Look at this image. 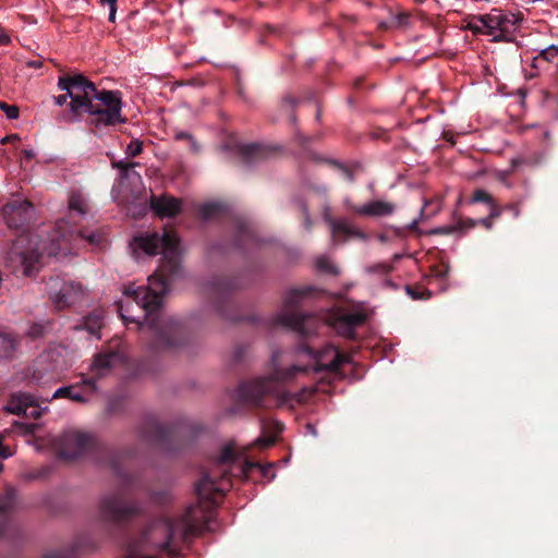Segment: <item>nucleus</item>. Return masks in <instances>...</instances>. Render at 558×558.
Here are the masks:
<instances>
[{
	"mask_svg": "<svg viewBox=\"0 0 558 558\" xmlns=\"http://www.w3.org/2000/svg\"><path fill=\"white\" fill-rule=\"evenodd\" d=\"M471 203H485L493 205V197L485 190L477 189L473 193Z\"/></svg>",
	"mask_w": 558,
	"mask_h": 558,
	"instance_id": "obj_34",
	"label": "nucleus"
},
{
	"mask_svg": "<svg viewBox=\"0 0 558 558\" xmlns=\"http://www.w3.org/2000/svg\"><path fill=\"white\" fill-rule=\"evenodd\" d=\"M56 233L50 238V243H46L40 240V242L36 243V250L29 254L25 252H20L17 247H14L11 251V254H15L20 257L21 264L24 266V274L29 276L32 268L39 263L43 256H57L63 245L68 242L75 241L82 242L93 250H101L106 245V238L104 233L99 231H88V230H68V221L59 220L56 226Z\"/></svg>",
	"mask_w": 558,
	"mask_h": 558,
	"instance_id": "obj_4",
	"label": "nucleus"
},
{
	"mask_svg": "<svg viewBox=\"0 0 558 558\" xmlns=\"http://www.w3.org/2000/svg\"><path fill=\"white\" fill-rule=\"evenodd\" d=\"M60 90L68 92L70 96V110L73 113L85 111L89 105H93L101 95L95 84L83 74L64 75L58 80Z\"/></svg>",
	"mask_w": 558,
	"mask_h": 558,
	"instance_id": "obj_6",
	"label": "nucleus"
},
{
	"mask_svg": "<svg viewBox=\"0 0 558 558\" xmlns=\"http://www.w3.org/2000/svg\"><path fill=\"white\" fill-rule=\"evenodd\" d=\"M124 364L125 356L123 353L117 350H107L95 355L90 365V372L94 377L102 378L109 375L113 368L123 366Z\"/></svg>",
	"mask_w": 558,
	"mask_h": 558,
	"instance_id": "obj_15",
	"label": "nucleus"
},
{
	"mask_svg": "<svg viewBox=\"0 0 558 558\" xmlns=\"http://www.w3.org/2000/svg\"><path fill=\"white\" fill-rule=\"evenodd\" d=\"M151 208L160 217H173L181 210V202L171 196H161L151 201Z\"/></svg>",
	"mask_w": 558,
	"mask_h": 558,
	"instance_id": "obj_21",
	"label": "nucleus"
},
{
	"mask_svg": "<svg viewBox=\"0 0 558 558\" xmlns=\"http://www.w3.org/2000/svg\"><path fill=\"white\" fill-rule=\"evenodd\" d=\"M462 229V225L461 223H458V225H447V226H441V227H437L433 230H430V234H440V235H449V234H452L454 232H457L458 230H461Z\"/></svg>",
	"mask_w": 558,
	"mask_h": 558,
	"instance_id": "obj_33",
	"label": "nucleus"
},
{
	"mask_svg": "<svg viewBox=\"0 0 558 558\" xmlns=\"http://www.w3.org/2000/svg\"><path fill=\"white\" fill-rule=\"evenodd\" d=\"M122 99L118 90L101 89L99 98L84 111L93 117L90 123L96 128L121 124Z\"/></svg>",
	"mask_w": 558,
	"mask_h": 558,
	"instance_id": "obj_7",
	"label": "nucleus"
},
{
	"mask_svg": "<svg viewBox=\"0 0 558 558\" xmlns=\"http://www.w3.org/2000/svg\"><path fill=\"white\" fill-rule=\"evenodd\" d=\"M12 456V451L9 447L2 445V436L0 435V458L7 459Z\"/></svg>",
	"mask_w": 558,
	"mask_h": 558,
	"instance_id": "obj_44",
	"label": "nucleus"
},
{
	"mask_svg": "<svg viewBox=\"0 0 558 558\" xmlns=\"http://www.w3.org/2000/svg\"><path fill=\"white\" fill-rule=\"evenodd\" d=\"M229 456H230V452H229V451L223 452V453L220 456L219 461H220V462H226V461L229 459Z\"/></svg>",
	"mask_w": 558,
	"mask_h": 558,
	"instance_id": "obj_59",
	"label": "nucleus"
},
{
	"mask_svg": "<svg viewBox=\"0 0 558 558\" xmlns=\"http://www.w3.org/2000/svg\"><path fill=\"white\" fill-rule=\"evenodd\" d=\"M263 447H267V446H270L274 444V439L272 438H267V439H258L257 440Z\"/></svg>",
	"mask_w": 558,
	"mask_h": 558,
	"instance_id": "obj_55",
	"label": "nucleus"
},
{
	"mask_svg": "<svg viewBox=\"0 0 558 558\" xmlns=\"http://www.w3.org/2000/svg\"><path fill=\"white\" fill-rule=\"evenodd\" d=\"M100 3L102 5L109 7V21L113 23L116 21V13H117V0H100Z\"/></svg>",
	"mask_w": 558,
	"mask_h": 558,
	"instance_id": "obj_41",
	"label": "nucleus"
},
{
	"mask_svg": "<svg viewBox=\"0 0 558 558\" xmlns=\"http://www.w3.org/2000/svg\"><path fill=\"white\" fill-rule=\"evenodd\" d=\"M305 371V367L298 365H292L287 369L276 367L274 374L269 376L241 383L235 392L236 398L241 402L251 405H262L263 398L267 395L275 396L280 403H286L291 400H295L299 403L304 402L307 397L315 393L316 388L305 387L298 393L291 395L281 390L280 384L293 378L298 373Z\"/></svg>",
	"mask_w": 558,
	"mask_h": 558,
	"instance_id": "obj_3",
	"label": "nucleus"
},
{
	"mask_svg": "<svg viewBox=\"0 0 558 558\" xmlns=\"http://www.w3.org/2000/svg\"><path fill=\"white\" fill-rule=\"evenodd\" d=\"M477 15L473 17V21L468 24V28L474 34H485V26L476 20Z\"/></svg>",
	"mask_w": 558,
	"mask_h": 558,
	"instance_id": "obj_43",
	"label": "nucleus"
},
{
	"mask_svg": "<svg viewBox=\"0 0 558 558\" xmlns=\"http://www.w3.org/2000/svg\"><path fill=\"white\" fill-rule=\"evenodd\" d=\"M130 246L136 260L161 254V264L158 271L148 277L147 286L123 290L119 303L120 317L125 324L135 323L154 338L151 350L177 347L179 343L173 337L180 333V326L172 318L163 319L159 310L163 295L169 291L170 278L181 274L180 239L173 231H147L135 235Z\"/></svg>",
	"mask_w": 558,
	"mask_h": 558,
	"instance_id": "obj_1",
	"label": "nucleus"
},
{
	"mask_svg": "<svg viewBox=\"0 0 558 558\" xmlns=\"http://www.w3.org/2000/svg\"><path fill=\"white\" fill-rule=\"evenodd\" d=\"M508 208H509L510 210H512V214H513V216H514L515 218H517V217H519V215H520V209H519V207H518V206H515V205H511V206H509Z\"/></svg>",
	"mask_w": 558,
	"mask_h": 558,
	"instance_id": "obj_58",
	"label": "nucleus"
},
{
	"mask_svg": "<svg viewBox=\"0 0 558 558\" xmlns=\"http://www.w3.org/2000/svg\"><path fill=\"white\" fill-rule=\"evenodd\" d=\"M522 163H532V161L530 160H525V159H522V158H513L511 159V167L512 169H515L519 165H522Z\"/></svg>",
	"mask_w": 558,
	"mask_h": 558,
	"instance_id": "obj_50",
	"label": "nucleus"
},
{
	"mask_svg": "<svg viewBox=\"0 0 558 558\" xmlns=\"http://www.w3.org/2000/svg\"><path fill=\"white\" fill-rule=\"evenodd\" d=\"M146 427L151 430V435L146 432L141 433V438L144 440L160 439L165 435V428L158 424L155 418H148L146 421Z\"/></svg>",
	"mask_w": 558,
	"mask_h": 558,
	"instance_id": "obj_26",
	"label": "nucleus"
},
{
	"mask_svg": "<svg viewBox=\"0 0 558 558\" xmlns=\"http://www.w3.org/2000/svg\"><path fill=\"white\" fill-rule=\"evenodd\" d=\"M404 20H405V16H403V15L396 16L397 25H401Z\"/></svg>",
	"mask_w": 558,
	"mask_h": 558,
	"instance_id": "obj_62",
	"label": "nucleus"
},
{
	"mask_svg": "<svg viewBox=\"0 0 558 558\" xmlns=\"http://www.w3.org/2000/svg\"><path fill=\"white\" fill-rule=\"evenodd\" d=\"M296 104V100L293 97H284L282 100V108L289 110L293 108Z\"/></svg>",
	"mask_w": 558,
	"mask_h": 558,
	"instance_id": "obj_46",
	"label": "nucleus"
},
{
	"mask_svg": "<svg viewBox=\"0 0 558 558\" xmlns=\"http://www.w3.org/2000/svg\"><path fill=\"white\" fill-rule=\"evenodd\" d=\"M296 351L308 355L314 361L313 371L315 373L326 371L336 374L342 365L351 363V357L348 354L340 353L337 348L330 344L324 347L320 351H314L306 345L299 347Z\"/></svg>",
	"mask_w": 558,
	"mask_h": 558,
	"instance_id": "obj_10",
	"label": "nucleus"
},
{
	"mask_svg": "<svg viewBox=\"0 0 558 558\" xmlns=\"http://www.w3.org/2000/svg\"><path fill=\"white\" fill-rule=\"evenodd\" d=\"M489 206H490L489 217H492V218L498 217L500 215V210L497 208L496 204L493 202V205H489Z\"/></svg>",
	"mask_w": 558,
	"mask_h": 558,
	"instance_id": "obj_54",
	"label": "nucleus"
},
{
	"mask_svg": "<svg viewBox=\"0 0 558 558\" xmlns=\"http://www.w3.org/2000/svg\"><path fill=\"white\" fill-rule=\"evenodd\" d=\"M303 210H304V214H305L304 225H305L306 229H310L311 221H310L308 211H307V208H306L305 205H303Z\"/></svg>",
	"mask_w": 558,
	"mask_h": 558,
	"instance_id": "obj_56",
	"label": "nucleus"
},
{
	"mask_svg": "<svg viewBox=\"0 0 558 558\" xmlns=\"http://www.w3.org/2000/svg\"><path fill=\"white\" fill-rule=\"evenodd\" d=\"M137 162L133 161H126V160H119L116 162H112V167L118 169L121 175H126L128 168L130 169V166H137Z\"/></svg>",
	"mask_w": 558,
	"mask_h": 558,
	"instance_id": "obj_39",
	"label": "nucleus"
},
{
	"mask_svg": "<svg viewBox=\"0 0 558 558\" xmlns=\"http://www.w3.org/2000/svg\"><path fill=\"white\" fill-rule=\"evenodd\" d=\"M45 326L40 323L33 324L27 330V336L31 338H38L44 335Z\"/></svg>",
	"mask_w": 558,
	"mask_h": 558,
	"instance_id": "obj_40",
	"label": "nucleus"
},
{
	"mask_svg": "<svg viewBox=\"0 0 558 558\" xmlns=\"http://www.w3.org/2000/svg\"><path fill=\"white\" fill-rule=\"evenodd\" d=\"M189 144H190V148L193 153H198L201 147L199 145L197 144L196 140L194 138V136L192 135V140H189L187 141Z\"/></svg>",
	"mask_w": 558,
	"mask_h": 558,
	"instance_id": "obj_52",
	"label": "nucleus"
},
{
	"mask_svg": "<svg viewBox=\"0 0 558 558\" xmlns=\"http://www.w3.org/2000/svg\"><path fill=\"white\" fill-rule=\"evenodd\" d=\"M135 167L136 166H130V169L128 168V172L125 173L126 175L119 174V180H120L119 187H122V185L125 183V181H130L132 183H135V182L141 183L142 178H141L140 173L134 170Z\"/></svg>",
	"mask_w": 558,
	"mask_h": 558,
	"instance_id": "obj_32",
	"label": "nucleus"
},
{
	"mask_svg": "<svg viewBox=\"0 0 558 558\" xmlns=\"http://www.w3.org/2000/svg\"><path fill=\"white\" fill-rule=\"evenodd\" d=\"M33 396L26 392L13 393L3 410L14 415H28L29 405H32Z\"/></svg>",
	"mask_w": 558,
	"mask_h": 558,
	"instance_id": "obj_20",
	"label": "nucleus"
},
{
	"mask_svg": "<svg viewBox=\"0 0 558 558\" xmlns=\"http://www.w3.org/2000/svg\"><path fill=\"white\" fill-rule=\"evenodd\" d=\"M476 20L485 26V35L493 36V41L511 43L517 26L522 21V15L501 9H493L487 14L477 15Z\"/></svg>",
	"mask_w": 558,
	"mask_h": 558,
	"instance_id": "obj_8",
	"label": "nucleus"
},
{
	"mask_svg": "<svg viewBox=\"0 0 558 558\" xmlns=\"http://www.w3.org/2000/svg\"><path fill=\"white\" fill-rule=\"evenodd\" d=\"M23 154L27 159H32L35 157V153L33 149H24Z\"/></svg>",
	"mask_w": 558,
	"mask_h": 558,
	"instance_id": "obj_57",
	"label": "nucleus"
},
{
	"mask_svg": "<svg viewBox=\"0 0 558 558\" xmlns=\"http://www.w3.org/2000/svg\"><path fill=\"white\" fill-rule=\"evenodd\" d=\"M402 257H403L402 254L397 253L392 256V260L390 263H392V265H393L396 262H399Z\"/></svg>",
	"mask_w": 558,
	"mask_h": 558,
	"instance_id": "obj_60",
	"label": "nucleus"
},
{
	"mask_svg": "<svg viewBox=\"0 0 558 558\" xmlns=\"http://www.w3.org/2000/svg\"><path fill=\"white\" fill-rule=\"evenodd\" d=\"M324 220L330 228L332 239L337 235H343L345 239L354 238L362 241L367 240V235L360 229L352 226L347 219H333L330 215L329 206H326L324 209Z\"/></svg>",
	"mask_w": 558,
	"mask_h": 558,
	"instance_id": "obj_17",
	"label": "nucleus"
},
{
	"mask_svg": "<svg viewBox=\"0 0 558 558\" xmlns=\"http://www.w3.org/2000/svg\"><path fill=\"white\" fill-rule=\"evenodd\" d=\"M448 274H449V266L448 265L444 266L441 269L435 270V277L438 278V279L447 278Z\"/></svg>",
	"mask_w": 558,
	"mask_h": 558,
	"instance_id": "obj_47",
	"label": "nucleus"
},
{
	"mask_svg": "<svg viewBox=\"0 0 558 558\" xmlns=\"http://www.w3.org/2000/svg\"><path fill=\"white\" fill-rule=\"evenodd\" d=\"M315 266L322 272H326V274H330V275L339 274L338 267L332 263L330 257L325 256V255L318 256L316 258Z\"/></svg>",
	"mask_w": 558,
	"mask_h": 558,
	"instance_id": "obj_30",
	"label": "nucleus"
},
{
	"mask_svg": "<svg viewBox=\"0 0 558 558\" xmlns=\"http://www.w3.org/2000/svg\"><path fill=\"white\" fill-rule=\"evenodd\" d=\"M223 487L209 474L205 473L195 485L196 494L205 499L190 506L179 519L160 518L153 521L146 531V539L153 546L167 553L169 556H179L180 549L172 546V539L185 542L190 535L202 531H211L215 505L209 500L213 493L221 492Z\"/></svg>",
	"mask_w": 558,
	"mask_h": 558,
	"instance_id": "obj_2",
	"label": "nucleus"
},
{
	"mask_svg": "<svg viewBox=\"0 0 558 558\" xmlns=\"http://www.w3.org/2000/svg\"><path fill=\"white\" fill-rule=\"evenodd\" d=\"M94 445L90 435L78 432H69L63 436L62 456L66 459H75L87 452Z\"/></svg>",
	"mask_w": 558,
	"mask_h": 558,
	"instance_id": "obj_16",
	"label": "nucleus"
},
{
	"mask_svg": "<svg viewBox=\"0 0 558 558\" xmlns=\"http://www.w3.org/2000/svg\"><path fill=\"white\" fill-rule=\"evenodd\" d=\"M271 465L265 468V466H262L259 463H254V462H246V468L247 469H251V468H258L262 470V473L263 475H266L268 470L270 469Z\"/></svg>",
	"mask_w": 558,
	"mask_h": 558,
	"instance_id": "obj_49",
	"label": "nucleus"
},
{
	"mask_svg": "<svg viewBox=\"0 0 558 558\" xmlns=\"http://www.w3.org/2000/svg\"><path fill=\"white\" fill-rule=\"evenodd\" d=\"M556 56H558V45H550L541 50L538 58H543L546 61H551Z\"/></svg>",
	"mask_w": 558,
	"mask_h": 558,
	"instance_id": "obj_38",
	"label": "nucleus"
},
{
	"mask_svg": "<svg viewBox=\"0 0 558 558\" xmlns=\"http://www.w3.org/2000/svg\"><path fill=\"white\" fill-rule=\"evenodd\" d=\"M417 222H418V218H416V219L412 220V221L408 225V228H409V229H411V230H412V229H415V227H416Z\"/></svg>",
	"mask_w": 558,
	"mask_h": 558,
	"instance_id": "obj_61",
	"label": "nucleus"
},
{
	"mask_svg": "<svg viewBox=\"0 0 558 558\" xmlns=\"http://www.w3.org/2000/svg\"><path fill=\"white\" fill-rule=\"evenodd\" d=\"M46 410V408H40L37 403H36V400L35 398L33 397V402H32V405H29V409H28V415H26L27 417H34V418H37L39 417L43 412Z\"/></svg>",
	"mask_w": 558,
	"mask_h": 558,
	"instance_id": "obj_42",
	"label": "nucleus"
},
{
	"mask_svg": "<svg viewBox=\"0 0 558 558\" xmlns=\"http://www.w3.org/2000/svg\"><path fill=\"white\" fill-rule=\"evenodd\" d=\"M98 507L101 519L114 524L125 522L140 511L137 502H122L118 494L104 495Z\"/></svg>",
	"mask_w": 558,
	"mask_h": 558,
	"instance_id": "obj_11",
	"label": "nucleus"
},
{
	"mask_svg": "<svg viewBox=\"0 0 558 558\" xmlns=\"http://www.w3.org/2000/svg\"><path fill=\"white\" fill-rule=\"evenodd\" d=\"M174 138L177 141H189L192 140V134L186 131H178L174 133Z\"/></svg>",
	"mask_w": 558,
	"mask_h": 558,
	"instance_id": "obj_45",
	"label": "nucleus"
},
{
	"mask_svg": "<svg viewBox=\"0 0 558 558\" xmlns=\"http://www.w3.org/2000/svg\"><path fill=\"white\" fill-rule=\"evenodd\" d=\"M234 232L236 246H246L251 243L256 242L255 234L250 225L245 220H236Z\"/></svg>",
	"mask_w": 558,
	"mask_h": 558,
	"instance_id": "obj_22",
	"label": "nucleus"
},
{
	"mask_svg": "<svg viewBox=\"0 0 558 558\" xmlns=\"http://www.w3.org/2000/svg\"><path fill=\"white\" fill-rule=\"evenodd\" d=\"M307 429H308V430H310L314 436H316V435H317L316 429H315V427H314L313 425L308 424V425H307Z\"/></svg>",
	"mask_w": 558,
	"mask_h": 558,
	"instance_id": "obj_63",
	"label": "nucleus"
},
{
	"mask_svg": "<svg viewBox=\"0 0 558 558\" xmlns=\"http://www.w3.org/2000/svg\"><path fill=\"white\" fill-rule=\"evenodd\" d=\"M0 109L5 113L7 118L10 120H15L19 118V108L14 105H9L5 102H0Z\"/></svg>",
	"mask_w": 558,
	"mask_h": 558,
	"instance_id": "obj_37",
	"label": "nucleus"
},
{
	"mask_svg": "<svg viewBox=\"0 0 558 558\" xmlns=\"http://www.w3.org/2000/svg\"><path fill=\"white\" fill-rule=\"evenodd\" d=\"M16 348V339L9 333L0 332V359L8 357Z\"/></svg>",
	"mask_w": 558,
	"mask_h": 558,
	"instance_id": "obj_27",
	"label": "nucleus"
},
{
	"mask_svg": "<svg viewBox=\"0 0 558 558\" xmlns=\"http://www.w3.org/2000/svg\"><path fill=\"white\" fill-rule=\"evenodd\" d=\"M11 41V38L8 34L0 32V45L5 46L9 45Z\"/></svg>",
	"mask_w": 558,
	"mask_h": 558,
	"instance_id": "obj_53",
	"label": "nucleus"
},
{
	"mask_svg": "<svg viewBox=\"0 0 558 558\" xmlns=\"http://www.w3.org/2000/svg\"><path fill=\"white\" fill-rule=\"evenodd\" d=\"M52 398H66L76 402H86L87 400L80 391L76 390L75 386H64L58 388L53 392Z\"/></svg>",
	"mask_w": 558,
	"mask_h": 558,
	"instance_id": "obj_25",
	"label": "nucleus"
},
{
	"mask_svg": "<svg viewBox=\"0 0 558 558\" xmlns=\"http://www.w3.org/2000/svg\"><path fill=\"white\" fill-rule=\"evenodd\" d=\"M353 211L366 217H386L393 213L395 205L385 201H372L361 206H354Z\"/></svg>",
	"mask_w": 558,
	"mask_h": 558,
	"instance_id": "obj_19",
	"label": "nucleus"
},
{
	"mask_svg": "<svg viewBox=\"0 0 558 558\" xmlns=\"http://www.w3.org/2000/svg\"><path fill=\"white\" fill-rule=\"evenodd\" d=\"M83 384L90 387L92 391L97 390L96 380L94 378H84Z\"/></svg>",
	"mask_w": 558,
	"mask_h": 558,
	"instance_id": "obj_51",
	"label": "nucleus"
},
{
	"mask_svg": "<svg viewBox=\"0 0 558 558\" xmlns=\"http://www.w3.org/2000/svg\"><path fill=\"white\" fill-rule=\"evenodd\" d=\"M393 268H395V266L392 265V263L381 262V263H376L374 265L366 267V271L368 274L387 275V274L391 272L393 270Z\"/></svg>",
	"mask_w": 558,
	"mask_h": 558,
	"instance_id": "obj_31",
	"label": "nucleus"
},
{
	"mask_svg": "<svg viewBox=\"0 0 558 558\" xmlns=\"http://www.w3.org/2000/svg\"><path fill=\"white\" fill-rule=\"evenodd\" d=\"M69 215L84 216L87 213V199L80 191L72 192L69 197Z\"/></svg>",
	"mask_w": 558,
	"mask_h": 558,
	"instance_id": "obj_23",
	"label": "nucleus"
},
{
	"mask_svg": "<svg viewBox=\"0 0 558 558\" xmlns=\"http://www.w3.org/2000/svg\"><path fill=\"white\" fill-rule=\"evenodd\" d=\"M312 287L293 288L286 292L282 308L272 318V324L282 326L301 336H310L318 328V319L311 314H300L294 308L304 302L312 292Z\"/></svg>",
	"mask_w": 558,
	"mask_h": 558,
	"instance_id": "obj_5",
	"label": "nucleus"
},
{
	"mask_svg": "<svg viewBox=\"0 0 558 558\" xmlns=\"http://www.w3.org/2000/svg\"><path fill=\"white\" fill-rule=\"evenodd\" d=\"M47 293L57 310L76 305L86 299V291L81 283L65 281L59 277L48 280Z\"/></svg>",
	"mask_w": 558,
	"mask_h": 558,
	"instance_id": "obj_9",
	"label": "nucleus"
},
{
	"mask_svg": "<svg viewBox=\"0 0 558 558\" xmlns=\"http://www.w3.org/2000/svg\"><path fill=\"white\" fill-rule=\"evenodd\" d=\"M62 362L63 357L58 348L44 350L34 362L33 379L39 383L46 374L57 372Z\"/></svg>",
	"mask_w": 558,
	"mask_h": 558,
	"instance_id": "obj_14",
	"label": "nucleus"
},
{
	"mask_svg": "<svg viewBox=\"0 0 558 558\" xmlns=\"http://www.w3.org/2000/svg\"><path fill=\"white\" fill-rule=\"evenodd\" d=\"M289 119H290V121H291V123H292V124H294V123H295V121H296L295 116H294V114H292V113L290 114Z\"/></svg>",
	"mask_w": 558,
	"mask_h": 558,
	"instance_id": "obj_64",
	"label": "nucleus"
},
{
	"mask_svg": "<svg viewBox=\"0 0 558 558\" xmlns=\"http://www.w3.org/2000/svg\"><path fill=\"white\" fill-rule=\"evenodd\" d=\"M239 151L243 157L244 162L248 166L264 156V149L262 145L257 143L241 145L239 147Z\"/></svg>",
	"mask_w": 558,
	"mask_h": 558,
	"instance_id": "obj_24",
	"label": "nucleus"
},
{
	"mask_svg": "<svg viewBox=\"0 0 558 558\" xmlns=\"http://www.w3.org/2000/svg\"><path fill=\"white\" fill-rule=\"evenodd\" d=\"M405 293L412 300H425V299H429L432 295V292L428 290L417 291L416 289L412 288L411 286L405 287Z\"/></svg>",
	"mask_w": 558,
	"mask_h": 558,
	"instance_id": "obj_36",
	"label": "nucleus"
},
{
	"mask_svg": "<svg viewBox=\"0 0 558 558\" xmlns=\"http://www.w3.org/2000/svg\"><path fill=\"white\" fill-rule=\"evenodd\" d=\"M366 316L362 312L337 311L330 316V325L336 332L344 338L352 339L357 326L364 323Z\"/></svg>",
	"mask_w": 558,
	"mask_h": 558,
	"instance_id": "obj_13",
	"label": "nucleus"
},
{
	"mask_svg": "<svg viewBox=\"0 0 558 558\" xmlns=\"http://www.w3.org/2000/svg\"><path fill=\"white\" fill-rule=\"evenodd\" d=\"M223 209L225 207L221 203L210 202L201 206L199 214L204 220H209L222 213Z\"/></svg>",
	"mask_w": 558,
	"mask_h": 558,
	"instance_id": "obj_28",
	"label": "nucleus"
},
{
	"mask_svg": "<svg viewBox=\"0 0 558 558\" xmlns=\"http://www.w3.org/2000/svg\"><path fill=\"white\" fill-rule=\"evenodd\" d=\"M69 98H70V96H68V92H65V94H63V95L54 96V97H53V100H54V104H56L57 106H60V107H61V106H63V105L66 102V100H68Z\"/></svg>",
	"mask_w": 558,
	"mask_h": 558,
	"instance_id": "obj_48",
	"label": "nucleus"
},
{
	"mask_svg": "<svg viewBox=\"0 0 558 558\" xmlns=\"http://www.w3.org/2000/svg\"><path fill=\"white\" fill-rule=\"evenodd\" d=\"M78 544L74 543L66 548L47 553L43 558H77Z\"/></svg>",
	"mask_w": 558,
	"mask_h": 558,
	"instance_id": "obj_29",
	"label": "nucleus"
},
{
	"mask_svg": "<svg viewBox=\"0 0 558 558\" xmlns=\"http://www.w3.org/2000/svg\"><path fill=\"white\" fill-rule=\"evenodd\" d=\"M16 504V492L14 488L9 487L3 494H0V538L10 533V521L8 513L14 508Z\"/></svg>",
	"mask_w": 558,
	"mask_h": 558,
	"instance_id": "obj_18",
	"label": "nucleus"
},
{
	"mask_svg": "<svg viewBox=\"0 0 558 558\" xmlns=\"http://www.w3.org/2000/svg\"><path fill=\"white\" fill-rule=\"evenodd\" d=\"M143 151V142L138 138H133L126 146L125 154L129 157H135Z\"/></svg>",
	"mask_w": 558,
	"mask_h": 558,
	"instance_id": "obj_35",
	"label": "nucleus"
},
{
	"mask_svg": "<svg viewBox=\"0 0 558 558\" xmlns=\"http://www.w3.org/2000/svg\"><path fill=\"white\" fill-rule=\"evenodd\" d=\"M1 213L9 228L19 229L34 218L35 209L28 201L15 197L1 208Z\"/></svg>",
	"mask_w": 558,
	"mask_h": 558,
	"instance_id": "obj_12",
	"label": "nucleus"
}]
</instances>
